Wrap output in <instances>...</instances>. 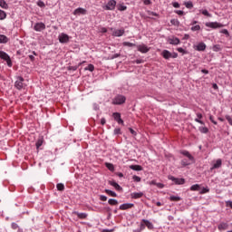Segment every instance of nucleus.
Wrapping results in <instances>:
<instances>
[{"label":"nucleus","mask_w":232,"mask_h":232,"mask_svg":"<svg viewBox=\"0 0 232 232\" xmlns=\"http://www.w3.org/2000/svg\"><path fill=\"white\" fill-rule=\"evenodd\" d=\"M126 102V96L121 94H117L111 102V104L114 106H121V104H124Z\"/></svg>","instance_id":"nucleus-1"},{"label":"nucleus","mask_w":232,"mask_h":232,"mask_svg":"<svg viewBox=\"0 0 232 232\" xmlns=\"http://www.w3.org/2000/svg\"><path fill=\"white\" fill-rule=\"evenodd\" d=\"M0 59H2L3 61H5V63H7V66L9 68H12L13 66L12 59L10 58V55H8V53H5L4 51H0Z\"/></svg>","instance_id":"nucleus-2"},{"label":"nucleus","mask_w":232,"mask_h":232,"mask_svg":"<svg viewBox=\"0 0 232 232\" xmlns=\"http://www.w3.org/2000/svg\"><path fill=\"white\" fill-rule=\"evenodd\" d=\"M24 78H23V76H17V80L14 82V88H16V90H23V88H24Z\"/></svg>","instance_id":"nucleus-3"},{"label":"nucleus","mask_w":232,"mask_h":232,"mask_svg":"<svg viewBox=\"0 0 232 232\" xmlns=\"http://www.w3.org/2000/svg\"><path fill=\"white\" fill-rule=\"evenodd\" d=\"M169 180H172V182H174V184H177L179 186L182 185V184H186V179L183 178H175L173 176H169Z\"/></svg>","instance_id":"nucleus-4"},{"label":"nucleus","mask_w":232,"mask_h":232,"mask_svg":"<svg viewBox=\"0 0 232 232\" xmlns=\"http://www.w3.org/2000/svg\"><path fill=\"white\" fill-rule=\"evenodd\" d=\"M58 39L62 44H66V43H70V36L64 33H62L59 35Z\"/></svg>","instance_id":"nucleus-5"},{"label":"nucleus","mask_w":232,"mask_h":232,"mask_svg":"<svg viewBox=\"0 0 232 232\" xmlns=\"http://www.w3.org/2000/svg\"><path fill=\"white\" fill-rule=\"evenodd\" d=\"M115 6H117V1L110 0L105 6H103L104 10H115Z\"/></svg>","instance_id":"nucleus-6"},{"label":"nucleus","mask_w":232,"mask_h":232,"mask_svg":"<svg viewBox=\"0 0 232 232\" xmlns=\"http://www.w3.org/2000/svg\"><path fill=\"white\" fill-rule=\"evenodd\" d=\"M206 26H208V28L216 29V28L224 27V24L218 23V22H208V23H206Z\"/></svg>","instance_id":"nucleus-7"},{"label":"nucleus","mask_w":232,"mask_h":232,"mask_svg":"<svg viewBox=\"0 0 232 232\" xmlns=\"http://www.w3.org/2000/svg\"><path fill=\"white\" fill-rule=\"evenodd\" d=\"M34 30H35V32H43V30H46V24L43 22L36 23L34 26Z\"/></svg>","instance_id":"nucleus-8"},{"label":"nucleus","mask_w":232,"mask_h":232,"mask_svg":"<svg viewBox=\"0 0 232 232\" xmlns=\"http://www.w3.org/2000/svg\"><path fill=\"white\" fill-rule=\"evenodd\" d=\"M112 117L114 121L118 122V124H121L122 126H124V121L122 120V118H121V112H114L112 114Z\"/></svg>","instance_id":"nucleus-9"},{"label":"nucleus","mask_w":232,"mask_h":232,"mask_svg":"<svg viewBox=\"0 0 232 232\" xmlns=\"http://www.w3.org/2000/svg\"><path fill=\"white\" fill-rule=\"evenodd\" d=\"M168 44H173L174 46H177V44H180V39L172 36L171 38H168Z\"/></svg>","instance_id":"nucleus-10"},{"label":"nucleus","mask_w":232,"mask_h":232,"mask_svg":"<svg viewBox=\"0 0 232 232\" xmlns=\"http://www.w3.org/2000/svg\"><path fill=\"white\" fill-rule=\"evenodd\" d=\"M131 208H135V205L132 203H124L120 206L119 209L121 211H126V209H131Z\"/></svg>","instance_id":"nucleus-11"},{"label":"nucleus","mask_w":232,"mask_h":232,"mask_svg":"<svg viewBox=\"0 0 232 232\" xmlns=\"http://www.w3.org/2000/svg\"><path fill=\"white\" fill-rule=\"evenodd\" d=\"M87 13H88V11H86V9H84L82 7H79L73 11L74 15H81V14L86 15Z\"/></svg>","instance_id":"nucleus-12"},{"label":"nucleus","mask_w":232,"mask_h":232,"mask_svg":"<svg viewBox=\"0 0 232 232\" xmlns=\"http://www.w3.org/2000/svg\"><path fill=\"white\" fill-rule=\"evenodd\" d=\"M138 52L141 53H148L150 52V48L146 44L138 45Z\"/></svg>","instance_id":"nucleus-13"},{"label":"nucleus","mask_w":232,"mask_h":232,"mask_svg":"<svg viewBox=\"0 0 232 232\" xmlns=\"http://www.w3.org/2000/svg\"><path fill=\"white\" fill-rule=\"evenodd\" d=\"M180 154L184 155V157H188V160L191 162H195V158L189 153L188 150H180Z\"/></svg>","instance_id":"nucleus-14"},{"label":"nucleus","mask_w":232,"mask_h":232,"mask_svg":"<svg viewBox=\"0 0 232 232\" xmlns=\"http://www.w3.org/2000/svg\"><path fill=\"white\" fill-rule=\"evenodd\" d=\"M206 48V44H204L203 42H200L199 44H198V45L195 46V50H197L198 52H204Z\"/></svg>","instance_id":"nucleus-15"},{"label":"nucleus","mask_w":232,"mask_h":232,"mask_svg":"<svg viewBox=\"0 0 232 232\" xmlns=\"http://www.w3.org/2000/svg\"><path fill=\"white\" fill-rule=\"evenodd\" d=\"M142 222H144L145 227H148V229H150V230L155 229V227L153 226V223H151L150 220L142 219Z\"/></svg>","instance_id":"nucleus-16"},{"label":"nucleus","mask_w":232,"mask_h":232,"mask_svg":"<svg viewBox=\"0 0 232 232\" xmlns=\"http://www.w3.org/2000/svg\"><path fill=\"white\" fill-rule=\"evenodd\" d=\"M221 167H222V160L218 159L217 160L216 163H214L210 170L213 171V169H218V168H221Z\"/></svg>","instance_id":"nucleus-17"},{"label":"nucleus","mask_w":232,"mask_h":232,"mask_svg":"<svg viewBox=\"0 0 232 232\" xmlns=\"http://www.w3.org/2000/svg\"><path fill=\"white\" fill-rule=\"evenodd\" d=\"M131 198L137 199V198H142L144 197V193L142 192H133L130 194Z\"/></svg>","instance_id":"nucleus-18"},{"label":"nucleus","mask_w":232,"mask_h":232,"mask_svg":"<svg viewBox=\"0 0 232 232\" xmlns=\"http://www.w3.org/2000/svg\"><path fill=\"white\" fill-rule=\"evenodd\" d=\"M228 227H229V225H228L227 223H224V222L220 223V224L218 226V229L219 231H224V230L227 229Z\"/></svg>","instance_id":"nucleus-19"},{"label":"nucleus","mask_w":232,"mask_h":232,"mask_svg":"<svg viewBox=\"0 0 232 232\" xmlns=\"http://www.w3.org/2000/svg\"><path fill=\"white\" fill-rule=\"evenodd\" d=\"M8 41H10V38H8L5 34H0V44H6V43H8Z\"/></svg>","instance_id":"nucleus-20"},{"label":"nucleus","mask_w":232,"mask_h":232,"mask_svg":"<svg viewBox=\"0 0 232 232\" xmlns=\"http://www.w3.org/2000/svg\"><path fill=\"white\" fill-rule=\"evenodd\" d=\"M72 213H73V215H76L78 217V218H81V219H84V218H88V214H86V213H79L78 211H74Z\"/></svg>","instance_id":"nucleus-21"},{"label":"nucleus","mask_w":232,"mask_h":232,"mask_svg":"<svg viewBox=\"0 0 232 232\" xmlns=\"http://www.w3.org/2000/svg\"><path fill=\"white\" fill-rule=\"evenodd\" d=\"M161 55L164 59H171V53L168 50H164Z\"/></svg>","instance_id":"nucleus-22"},{"label":"nucleus","mask_w":232,"mask_h":232,"mask_svg":"<svg viewBox=\"0 0 232 232\" xmlns=\"http://www.w3.org/2000/svg\"><path fill=\"white\" fill-rule=\"evenodd\" d=\"M130 169H133V171H142V166H140V165H130Z\"/></svg>","instance_id":"nucleus-23"},{"label":"nucleus","mask_w":232,"mask_h":232,"mask_svg":"<svg viewBox=\"0 0 232 232\" xmlns=\"http://www.w3.org/2000/svg\"><path fill=\"white\" fill-rule=\"evenodd\" d=\"M113 35H115L116 37H122V35H124V29L116 30L113 33Z\"/></svg>","instance_id":"nucleus-24"},{"label":"nucleus","mask_w":232,"mask_h":232,"mask_svg":"<svg viewBox=\"0 0 232 232\" xmlns=\"http://www.w3.org/2000/svg\"><path fill=\"white\" fill-rule=\"evenodd\" d=\"M197 117H198V118L195 119V121H196V122H198L199 124H202V125L204 126V124H205L204 121H202L200 120V119H202V117H203V116H202V113H197Z\"/></svg>","instance_id":"nucleus-25"},{"label":"nucleus","mask_w":232,"mask_h":232,"mask_svg":"<svg viewBox=\"0 0 232 232\" xmlns=\"http://www.w3.org/2000/svg\"><path fill=\"white\" fill-rule=\"evenodd\" d=\"M213 52H222V45L215 44L212 46Z\"/></svg>","instance_id":"nucleus-26"},{"label":"nucleus","mask_w":232,"mask_h":232,"mask_svg":"<svg viewBox=\"0 0 232 232\" xmlns=\"http://www.w3.org/2000/svg\"><path fill=\"white\" fill-rule=\"evenodd\" d=\"M44 142V140L43 139V137L39 138L36 141V149L39 150L40 146H43V143Z\"/></svg>","instance_id":"nucleus-27"},{"label":"nucleus","mask_w":232,"mask_h":232,"mask_svg":"<svg viewBox=\"0 0 232 232\" xmlns=\"http://www.w3.org/2000/svg\"><path fill=\"white\" fill-rule=\"evenodd\" d=\"M108 204H110V206H119V201L117 199L110 198Z\"/></svg>","instance_id":"nucleus-28"},{"label":"nucleus","mask_w":232,"mask_h":232,"mask_svg":"<svg viewBox=\"0 0 232 232\" xmlns=\"http://www.w3.org/2000/svg\"><path fill=\"white\" fill-rule=\"evenodd\" d=\"M169 200L171 202H179V200H182V198L179 196H170Z\"/></svg>","instance_id":"nucleus-29"},{"label":"nucleus","mask_w":232,"mask_h":232,"mask_svg":"<svg viewBox=\"0 0 232 232\" xmlns=\"http://www.w3.org/2000/svg\"><path fill=\"white\" fill-rule=\"evenodd\" d=\"M104 191L107 195H109V197H117V193H115L113 190L107 188Z\"/></svg>","instance_id":"nucleus-30"},{"label":"nucleus","mask_w":232,"mask_h":232,"mask_svg":"<svg viewBox=\"0 0 232 232\" xmlns=\"http://www.w3.org/2000/svg\"><path fill=\"white\" fill-rule=\"evenodd\" d=\"M0 6L1 8H4V10H8V4H6V1L0 0Z\"/></svg>","instance_id":"nucleus-31"},{"label":"nucleus","mask_w":232,"mask_h":232,"mask_svg":"<svg viewBox=\"0 0 232 232\" xmlns=\"http://www.w3.org/2000/svg\"><path fill=\"white\" fill-rule=\"evenodd\" d=\"M190 191H200V185L195 184L190 187Z\"/></svg>","instance_id":"nucleus-32"},{"label":"nucleus","mask_w":232,"mask_h":232,"mask_svg":"<svg viewBox=\"0 0 232 232\" xmlns=\"http://www.w3.org/2000/svg\"><path fill=\"white\" fill-rule=\"evenodd\" d=\"M170 24H171L173 26H180V22H179L178 19H171V20H170Z\"/></svg>","instance_id":"nucleus-33"},{"label":"nucleus","mask_w":232,"mask_h":232,"mask_svg":"<svg viewBox=\"0 0 232 232\" xmlns=\"http://www.w3.org/2000/svg\"><path fill=\"white\" fill-rule=\"evenodd\" d=\"M105 166L110 171H115V167L112 163H105Z\"/></svg>","instance_id":"nucleus-34"},{"label":"nucleus","mask_w":232,"mask_h":232,"mask_svg":"<svg viewBox=\"0 0 232 232\" xmlns=\"http://www.w3.org/2000/svg\"><path fill=\"white\" fill-rule=\"evenodd\" d=\"M198 130L200 133H209V129H208V127H199Z\"/></svg>","instance_id":"nucleus-35"},{"label":"nucleus","mask_w":232,"mask_h":232,"mask_svg":"<svg viewBox=\"0 0 232 232\" xmlns=\"http://www.w3.org/2000/svg\"><path fill=\"white\" fill-rule=\"evenodd\" d=\"M85 71L93 72L95 70V66L90 63L87 67L84 68Z\"/></svg>","instance_id":"nucleus-36"},{"label":"nucleus","mask_w":232,"mask_h":232,"mask_svg":"<svg viewBox=\"0 0 232 232\" xmlns=\"http://www.w3.org/2000/svg\"><path fill=\"white\" fill-rule=\"evenodd\" d=\"M6 19V12L0 9V21Z\"/></svg>","instance_id":"nucleus-37"},{"label":"nucleus","mask_w":232,"mask_h":232,"mask_svg":"<svg viewBox=\"0 0 232 232\" xmlns=\"http://www.w3.org/2000/svg\"><path fill=\"white\" fill-rule=\"evenodd\" d=\"M185 6L186 8H188V10H191V8H193V2L188 1V2H185Z\"/></svg>","instance_id":"nucleus-38"},{"label":"nucleus","mask_w":232,"mask_h":232,"mask_svg":"<svg viewBox=\"0 0 232 232\" xmlns=\"http://www.w3.org/2000/svg\"><path fill=\"white\" fill-rule=\"evenodd\" d=\"M123 46H129V48H133V46H137L135 44L130 43V42H123Z\"/></svg>","instance_id":"nucleus-39"},{"label":"nucleus","mask_w":232,"mask_h":232,"mask_svg":"<svg viewBox=\"0 0 232 232\" xmlns=\"http://www.w3.org/2000/svg\"><path fill=\"white\" fill-rule=\"evenodd\" d=\"M56 188H57L58 191H64V184H63V183H58L56 185Z\"/></svg>","instance_id":"nucleus-40"},{"label":"nucleus","mask_w":232,"mask_h":232,"mask_svg":"<svg viewBox=\"0 0 232 232\" xmlns=\"http://www.w3.org/2000/svg\"><path fill=\"white\" fill-rule=\"evenodd\" d=\"M118 10L120 12H124L125 10H128V7L126 5H118Z\"/></svg>","instance_id":"nucleus-41"},{"label":"nucleus","mask_w":232,"mask_h":232,"mask_svg":"<svg viewBox=\"0 0 232 232\" xmlns=\"http://www.w3.org/2000/svg\"><path fill=\"white\" fill-rule=\"evenodd\" d=\"M192 32H198L200 31V25H194L190 28Z\"/></svg>","instance_id":"nucleus-42"},{"label":"nucleus","mask_w":232,"mask_h":232,"mask_svg":"<svg viewBox=\"0 0 232 232\" xmlns=\"http://www.w3.org/2000/svg\"><path fill=\"white\" fill-rule=\"evenodd\" d=\"M144 229H146V223L142 222L141 219V222L140 224V231H144Z\"/></svg>","instance_id":"nucleus-43"},{"label":"nucleus","mask_w":232,"mask_h":232,"mask_svg":"<svg viewBox=\"0 0 232 232\" xmlns=\"http://www.w3.org/2000/svg\"><path fill=\"white\" fill-rule=\"evenodd\" d=\"M189 164H191L190 162L188 161V160L184 159L181 160V165L186 167V166H189Z\"/></svg>","instance_id":"nucleus-44"},{"label":"nucleus","mask_w":232,"mask_h":232,"mask_svg":"<svg viewBox=\"0 0 232 232\" xmlns=\"http://www.w3.org/2000/svg\"><path fill=\"white\" fill-rule=\"evenodd\" d=\"M201 14L203 15H206V17H211V14H209V12L208 10H206V9L201 11Z\"/></svg>","instance_id":"nucleus-45"},{"label":"nucleus","mask_w":232,"mask_h":232,"mask_svg":"<svg viewBox=\"0 0 232 232\" xmlns=\"http://www.w3.org/2000/svg\"><path fill=\"white\" fill-rule=\"evenodd\" d=\"M113 188H115L116 191H122V187L119 185V183H116Z\"/></svg>","instance_id":"nucleus-46"},{"label":"nucleus","mask_w":232,"mask_h":232,"mask_svg":"<svg viewBox=\"0 0 232 232\" xmlns=\"http://www.w3.org/2000/svg\"><path fill=\"white\" fill-rule=\"evenodd\" d=\"M205 193H209V188H203L200 191V195H204Z\"/></svg>","instance_id":"nucleus-47"},{"label":"nucleus","mask_w":232,"mask_h":232,"mask_svg":"<svg viewBox=\"0 0 232 232\" xmlns=\"http://www.w3.org/2000/svg\"><path fill=\"white\" fill-rule=\"evenodd\" d=\"M37 5L40 6V8H44V6H46V5H44V2H43V0H39L37 2Z\"/></svg>","instance_id":"nucleus-48"},{"label":"nucleus","mask_w":232,"mask_h":232,"mask_svg":"<svg viewBox=\"0 0 232 232\" xmlns=\"http://www.w3.org/2000/svg\"><path fill=\"white\" fill-rule=\"evenodd\" d=\"M114 135H122V131L121 130V128H117L114 130Z\"/></svg>","instance_id":"nucleus-49"},{"label":"nucleus","mask_w":232,"mask_h":232,"mask_svg":"<svg viewBox=\"0 0 232 232\" xmlns=\"http://www.w3.org/2000/svg\"><path fill=\"white\" fill-rule=\"evenodd\" d=\"M225 117H226L228 124H230V126H232V117L229 115H226Z\"/></svg>","instance_id":"nucleus-50"},{"label":"nucleus","mask_w":232,"mask_h":232,"mask_svg":"<svg viewBox=\"0 0 232 232\" xmlns=\"http://www.w3.org/2000/svg\"><path fill=\"white\" fill-rule=\"evenodd\" d=\"M220 33L227 35V37H229V31H227V29H222Z\"/></svg>","instance_id":"nucleus-51"},{"label":"nucleus","mask_w":232,"mask_h":232,"mask_svg":"<svg viewBox=\"0 0 232 232\" xmlns=\"http://www.w3.org/2000/svg\"><path fill=\"white\" fill-rule=\"evenodd\" d=\"M134 182H140V177L137 176V175H134L132 177Z\"/></svg>","instance_id":"nucleus-52"},{"label":"nucleus","mask_w":232,"mask_h":232,"mask_svg":"<svg viewBox=\"0 0 232 232\" xmlns=\"http://www.w3.org/2000/svg\"><path fill=\"white\" fill-rule=\"evenodd\" d=\"M149 15H154L155 17H159V14L153 12V11H148Z\"/></svg>","instance_id":"nucleus-53"},{"label":"nucleus","mask_w":232,"mask_h":232,"mask_svg":"<svg viewBox=\"0 0 232 232\" xmlns=\"http://www.w3.org/2000/svg\"><path fill=\"white\" fill-rule=\"evenodd\" d=\"M11 227L12 229H19V225L17 223H12Z\"/></svg>","instance_id":"nucleus-54"},{"label":"nucleus","mask_w":232,"mask_h":232,"mask_svg":"<svg viewBox=\"0 0 232 232\" xmlns=\"http://www.w3.org/2000/svg\"><path fill=\"white\" fill-rule=\"evenodd\" d=\"M100 200H102V202H106V200H108V197L106 196H100Z\"/></svg>","instance_id":"nucleus-55"},{"label":"nucleus","mask_w":232,"mask_h":232,"mask_svg":"<svg viewBox=\"0 0 232 232\" xmlns=\"http://www.w3.org/2000/svg\"><path fill=\"white\" fill-rule=\"evenodd\" d=\"M209 121H211L212 124H218V122L214 120V117L212 115L209 116Z\"/></svg>","instance_id":"nucleus-56"},{"label":"nucleus","mask_w":232,"mask_h":232,"mask_svg":"<svg viewBox=\"0 0 232 232\" xmlns=\"http://www.w3.org/2000/svg\"><path fill=\"white\" fill-rule=\"evenodd\" d=\"M143 5H145L146 6L151 5V0H143Z\"/></svg>","instance_id":"nucleus-57"},{"label":"nucleus","mask_w":232,"mask_h":232,"mask_svg":"<svg viewBox=\"0 0 232 232\" xmlns=\"http://www.w3.org/2000/svg\"><path fill=\"white\" fill-rule=\"evenodd\" d=\"M172 6H174V8H180V4H179L178 2H174L172 3Z\"/></svg>","instance_id":"nucleus-58"},{"label":"nucleus","mask_w":232,"mask_h":232,"mask_svg":"<svg viewBox=\"0 0 232 232\" xmlns=\"http://www.w3.org/2000/svg\"><path fill=\"white\" fill-rule=\"evenodd\" d=\"M175 14H177L178 15H184V11L177 10V11H175Z\"/></svg>","instance_id":"nucleus-59"},{"label":"nucleus","mask_w":232,"mask_h":232,"mask_svg":"<svg viewBox=\"0 0 232 232\" xmlns=\"http://www.w3.org/2000/svg\"><path fill=\"white\" fill-rule=\"evenodd\" d=\"M77 68H79V66L75 65V66H69V70H72V72L77 71Z\"/></svg>","instance_id":"nucleus-60"},{"label":"nucleus","mask_w":232,"mask_h":232,"mask_svg":"<svg viewBox=\"0 0 232 232\" xmlns=\"http://www.w3.org/2000/svg\"><path fill=\"white\" fill-rule=\"evenodd\" d=\"M130 132L131 133V135L136 136L137 135V131H135L134 130H132L131 128H129Z\"/></svg>","instance_id":"nucleus-61"},{"label":"nucleus","mask_w":232,"mask_h":232,"mask_svg":"<svg viewBox=\"0 0 232 232\" xmlns=\"http://www.w3.org/2000/svg\"><path fill=\"white\" fill-rule=\"evenodd\" d=\"M157 188H159L160 189H162V188H164V184L162 183H158L156 184Z\"/></svg>","instance_id":"nucleus-62"},{"label":"nucleus","mask_w":232,"mask_h":232,"mask_svg":"<svg viewBox=\"0 0 232 232\" xmlns=\"http://www.w3.org/2000/svg\"><path fill=\"white\" fill-rule=\"evenodd\" d=\"M108 182H109L110 186H112V187H114L117 184V182H115L113 180H109Z\"/></svg>","instance_id":"nucleus-63"},{"label":"nucleus","mask_w":232,"mask_h":232,"mask_svg":"<svg viewBox=\"0 0 232 232\" xmlns=\"http://www.w3.org/2000/svg\"><path fill=\"white\" fill-rule=\"evenodd\" d=\"M117 57H121V53H115L111 56V59H117Z\"/></svg>","instance_id":"nucleus-64"}]
</instances>
